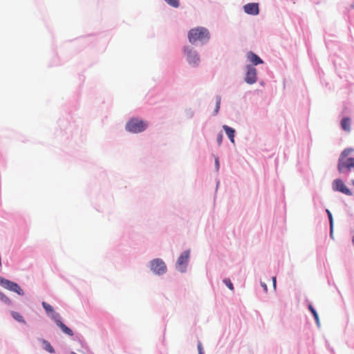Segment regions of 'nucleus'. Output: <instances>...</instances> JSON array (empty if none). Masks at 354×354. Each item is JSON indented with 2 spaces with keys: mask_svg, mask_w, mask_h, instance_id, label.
I'll list each match as a JSON object with an SVG mask.
<instances>
[{
  "mask_svg": "<svg viewBox=\"0 0 354 354\" xmlns=\"http://www.w3.org/2000/svg\"><path fill=\"white\" fill-rule=\"evenodd\" d=\"M188 39L192 44H194L196 41L205 43L209 39V32L208 30L204 27L194 28L189 31Z\"/></svg>",
  "mask_w": 354,
  "mask_h": 354,
  "instance_id": "obj_1",
  "label": "nucleus"
},
{
  "mask_svg": "<svg viewBox=\"0 0 354 354\" xmlns=\"http://www.w3.org/2000/svg\"><path fill=\"white\" fill-rule=\"evenodd\" d=\"M147 126V122L137 118H132L127 123L126 129L129 132L138 133L145 131Z\"/></svg>",
  "mask_w": 354,
  "mask_h": 354,
  "instance_id": "obj_2",
  "label": "nucleus"
},
{
  "mask_svg": "<svg viewBox=\"0 0 354 354\" xmlns=\"http://www.w3.org/2000/svg\"><path fill=\"white\" fill-rule=\"evenodd\" d=\"M352 169H354V158H339L337 170L341 174H348ZM354 185V180L353 181Z\"/></svg>",
  "mask_w": 354,
  "mask_h": 354,
  "instance_id": "obj_3",
  "label": "nucleus"
},
{
  "mask_svg": "<svg viewBox=\"0 0 354 354\" xmlns=\"http://www.w3.org/2000/svg\"><path fill=\"white\" fill-rule=\"evenodd\" d=\"M151 270L156 274H164L167 270L165 262L160 259H155L150 262Z\"/></svg>",
  "mask_w": 354,
  "mask_h": 354,
  "instance_id": "obj_4",
  "label": "nucleus"
},
{
  "mask_svg": "<svg viewBox=\"0 0 354 354\" xmlns=\"http://www.w3.org/2000/svg\"><path fill=\"white\" fill-rule=\"evenodd\" d=\"M189 259V250L183 252L178 257L176 262V269L182 272H185Z\"/></svg>",
  "mask_w": 354,
  "mask_h": 354,
  "instance_id": "obj_5",
  "label": "nucleus"
},
{
  "mask_svg": "<svg viewBox=\"0 0 354 354\" xmlns=\"http://www.w3.org/2000/svg\"><path fill=\"white\" fill-rule=\"evenodd\" d=\"M333 189L335 192H341L345 195H352L350 189L346 186L344 181L340 178L335 179L332 183Z\"/></svg>",
  "mask_w": 354,
  "mask_h": 354,
  "instance_id": "obj_6",
  "label": "nucleus"
},
{
  "mask_svg": "<svg viewBox=\"0 0 354 354\" xmlns=\"http://www.w3.org/2000/svg\"><path fill=\"white\" fill-rule=\"evenodd\" d=\"M257 69L250 66H247V73L245 77V81L249 84H254L257 80Z\"/></svg>",
  "mask_w": 354,
  "mask_h": 354,
  "instance_id": "obj_7",
  "label": "nucleus"
},
{
  "mask_svg": "<svg viewBox=\"0 0 354 354\" xmlns=\"http://www.w3.org/2000/svg\"><path fill=\"white\" fill-rule=\"evenodd\" d=\"M53 318L55 319L56 324L62 329V332L65 334L73 336V332L71 329H70L68 326H66L64 323H62L59 319V314L56 313L53 316Z\"/></svg>",
  "mask_w": 354,
  "mask_h": 354,
  "instance_id": "obj_8",
  "label": "nucleus"
},
{
  "mask_svg": "<svg viewBox=\"0 0 354 354\" xmlns=\"http://www.w3.org/2000/svg\"><path fill=\"white\" fill-rule=\"evenodd\" d=\"M244 11L245 13L252 15H257L259 12V4L255 3H250L244 6Z\"/></svg>",
  "mask_w": 354,
  "mask_h": 354,
  "instance_id": "obj_9",
  "label": "nucleus"
},
{
  "mask_svg": "<svg viewBox=\"0 0 354 354\" xmlns=\"http://www.w3.org/2000/svg\"><path fill=\"white\" fill-rule=\"evenodd\" d=\"M187 54V62L190 64H193L194 66H197L200 61V58H199V56L197 54V53L196 51H193L192 50H188Z\"/></svg>",
  "mask_w": 354,
  "mask_h": 354,
  "instance_id": "obj_10",
  "label": "nucleus"
},
{
  "mask_svg": "<svg viewBox=\"0 0 354 354\" xmlns=\"http://www.w3.org/2000/svg\"><path fill=\"white\" fill-rule=\"evenodd\" d=\"M247 59L248 60L252 63L254 65H258L260 64H263V60L256 54L252 52H248L247 53Z\"/></svg>",
  "mask_w": 354,
  "mask_h": 354,
  "instance_id": "obj_11",
  "label": "nucleus"
},
{
  "mask_svg": "<svg viewBox=\"0 0 354 354\" xmlns=\"http://www.w3.org/2000/svg\"><path fill=\"white\" fill-rule=\"evenodd\" d=\"M351 119L349 118H344L341 121L342 128L345 131L349 132L351 131Z\"/></svg>",
  "mask_w": 354,
  "mask_h": 354,
  "instance_id": "obj_12",
  "label": "nucleus"
},
{
  "mask_svg": "<svg viewBox=\"0 0 354 354\" xmlns=\"http://www.w3.org/2000/svg\"><path fill=\"white\" fill-rule=\"evenodd\" d=\"M14 283H15V282H13V281H9L3 277H0V285L9 290H10L12 289V284H14Z\"/></svg>",
  "mask_w": 354,
  "mask_h": 354,
  "instance_id": "obj_13",
  "label": "nucleus"
},
{
  "mask_svg": "<svg viewBox=\"0 0 354 354\" xmlns=\"http://www.w3.org/2000/svg\"><path fill=\"white\" fill-rule=\"evenodd\" d=\"M223 129L225 131V133H226L227 136H228V138H230V140H231V142H234V138L235 131L232 128H231L227 125H224Z\"/></svg>",
  "mask_w": 354,
  "mask_h": 354,
  "instance_id": "obj_14",
  "label": "nucleus"
},
{
  "mask_svg": "<svg viewBox=\"0 0 354 354\" xmlns=\"http://www.w3.org/2000/svg\"><path fill=\"white\" fill-rule=\"evenodd\" d=\"M11 315H12V317H13L16 321H17V322H19L24 323V324H25V323H26L25 320L24 319V318H23L22 315H21L20 313H17V312L12 311V312L11 313Z\"/></svg>",
  "mask_w": 354,
  "mask_h": 354,
  "instance_id": "obj_15",
  "label": "nucleus"
},
{
  "mask_svg": "<svg viewBox=\"0 0 354 354\" xmlns=\"http://www.w3.org/2000/svg\"><path fill=\"white\" fill-rule=\"evenodd\" d=\"M10 291L15 292L17 293L19 295H24V292L23 290L20 288V286L15 282L14 284H12V288L10 290Z\"/></svg>",
  "mask_w": 354,
  "mask_h": 354,
  "instance_id": "obj_16",
  "label": "nucleus"
},
{
  "mask_svg": "<svg viewBox=\"0 0 354 354\" xmlns=\"http://www.w3.org/2000/svg\"><path fill=\"white\" fill-rule=\"evenodd\" d=\"M42 343L44 345V348L46 351H47L48 352H49L50 353H55L54 348H53V346L50 345V344L48 341L44 339V340H42Z\"/></svg>",
  "mask_w": 354,
  "mask_h": 354,
  "instance_id": "obj_17",
  "label": "nucleus"
},
{
  "mask_svg": "<svg viewBox=\"0 0 354 354\" xmlns=\"http://www.w3.org/2000/svg\"><path fill=\"white\" fill-rule=\"evenodd\" d=\"M353 149L351 148L345 149L340 154L339 158H349L348 155L353 152Z\"/></svg>",
  "mask_w": 354,
  "mask_h": 354,
  "instance_id": "obj_18",
  "label": "nucleus"
},
{
  "mask_svg": "<svg viewBox=\"0 0 354 354\" xmlns=\"http://www.w3.org/2000/svg\"><path fill=\"white\" fill-rule=\"evenodd\" d=\"M326 213L328 214V219H329V221H330V235L332 236V234H333V216H332L331 212L328 209H326Z\"/></svg>",
  "mask_w": 354,
  "mask_h": 354,
  "instance_id": "obj_19",
  "label": "nucleus"
},
{
  "mask_svg": "<svg viewBox=\"0 0 354 354\" xmlns=\"http://www.w3.org/2000/svg\"><path fill=\"white\" fill-rule=\"evenodd\" d=\"M165 1L169 4V6L174 7V8H178L179 7V1L178 0H165Z\"/></svg>",
  "mask_w": 354,
  "mask_h": 354,
  "instance_id": "obj_20",
  "label": "nucleus"
},
{
  "mask_svg": "<svg viewBox=\"0 0 354 354\" xmlns=\"http://www.w3.org/2000/svg\"><path fill=\"white\" fill-rule=\"evenodd\" d=\"M42 306L47 313H53L54 311L53 308L46 302H42Z\"/></svg>",
  "mask_w": 354,
  "mask_h": 354,
  "instance_id": "obj_21",
  "label": "nucleus"
},
{
  "mask_svg": "<svg viewBox=\"0 0 354 354\" xmlns=\"http://www.w3.org/2000/svg\"><path fill=\"white\" fill-rule=\"evenodd\" d=\"M223 283L227 286V288L230 290H234L233 284H232V283L231 282V281L229 279H225L223 280Z\"/></svg>",
  "mask_w": 354,
  "mask_h": 354,
  "instance_id": "obj_22",
  "label": "nucleus"
},
{
  "mask_svg": "<svg viewBox=\"0 0 354 354\" xmlns=\"http://www.w3.org/2000/svg\"><path fill=\"white\" fill-rule=\"evenodd\" d=\"M0 300L7 304H11L10 299L5 295L0 299Z\"/></svg>",
  "mask_w": 354,
  "mask_h": 354,
  "instance_id": "obj_23",
  "label": "nucleus"
},
{
  "mask_svg": "<svg viewBox=\"0 0 354 354\" xmlns=\"http://www.w3.org/2000/svg\"><path fill=\"white\" fill-rule=\"evenodd\" d=\"M222 140H223V133L221 132H220L218 135H217V142L218 143L219 145H221L222 143Z\"/></svg>",
  "mask_w": 354,
  "mask_h": 354,
  "instance_id": "obj_24",
  "label": "nucleus"
},
{
  "mask_svg": "<svg viewBox=\"0 0 354 354\" xmlns=\"http://www.w3.org/2000/svg\"><path fill=\"white\" fill-rule=\"evenodd\" d=\"M312 314H313L317 324H319V316H318L317 311L313 312V313H312Z\"/></svg>",
  "mask_w": 354,
  "mask_h": 354,
  "instance_id": "obj_25",
  "label": "nucleus"
},
{
  "mask_svg": "<svg viewBox=\"0 0 354 354\" xmlns=\"http://www.w3.org/2000/svg\"><path fill=\"white\" fill-rule=\"evenodd\" d=\"M198 353L201 354V353H203V347H202V345L201 343H199L198 344Z\"/></svg>",
  "mask_w": 354,
  "mask_h": 354,
  "instance_id": "obj_26",
  "label": "nucleus"
},
{
  "mask_svg": "<svg viewBox=\"0 0 354 354\" xmlns=\"http://www.w3.org/2000/svg\"><path fill=\"white\" fill-rule=\"evenodd\" d=\"M215 166H216V169L218 170L219 168V160H218V158H215Z\"/></svg>",
  "mask_w": 354,
  "mask_h": 354,
  "instance_id": "obj_27",
  "label": "nucleus"
},
{
  "mask_svg": "<svg viewBox=\"0 0 354 354\" xmlns=\"http://www.w3.org/2000/svg\"><path fill=\"white\" fill-rule=\"evenodd\" d=\"M272 281L273 288L275 290L276 289V277H273L272 278Z\"/></svg>",
  "mask_w": 354,
  "mask_h": 354,
  "instance_id": "obj_28",
  "label": "nucleus"
},
{
  "mask_svg": "<svg viewBox=\"0 0 354 354\" xmlns=\"http://www.w3.org/2000/svg\"><path fill=\"white\" fill-rule=\"evenodd\" d=\"M220 102H221V100L218 99L216 102V111L218 112V109H219V107H220Z\"/></svg>",
  "mask_w": 354,
  "mask_h": 354,
  "instance_id": "obj_29",
  "label": "nucleus"
},
{
  "mask_svg": "<svg viewBox=\"0 0 354 354\" xmlns=\"http://www.w3.org/2000/svg\"><path fill=\"white\" fill-rule=\"evenodd\" d=\"M261 286L263 287L264 291L266 292L268 291L267 286L264 282H261Z\"/></svg>",
  "mask_w": 354,
  "mask_h": 354,
  "instance_id": "obj_30",
  "label": "nucleus"
},
{
  "mask_svg": "<svg viewBox=\"0 0 354 354\" xmlns=\"http://www.w3.org/2000/svg\"><path fill=\"white\" fill-rule=\"evenodd\" d=\"M308 309L310 311L313 313V312L316 311L315 309L313 307L311 304L308 305Z\"/></svg>",
  "mask_w": 354,
  "mask_h": 354,
  "instance_id": "obj_31",
  "label": "nucleus"
},
{
  "mask_svg": "<svg viewBox=\"0 0 354 354\" xmlns=\"http://www.w3.org/2000/svg\"><path fill=\"white\" fill-rule=\"evenodd\" d=\"M308 309L310 311L313 313V312L316 311L315 309L313 307L311 304L308 305Z\"/></svg>",
  "mask_w": 354,
  "mask_h": 354,
  "instance_id": "obj_32",
  "label": "nucleus"
},
{
  "mask_svg": "<svg viewBox=\"0 0 354 354\" xmlns=\"http://www.w3.org/2000/svg\"><path fill=\"white\" fill-rule=\"evenodd\" d=\"M3 295H4V294H3V293H2V292H1V294H0V299H1Z\"/></svg>",
  "mask_w": 354,
  "mask_h": 354,
  "instance_id": "obj_33",
  "label": "nucleus"
},
{
  "mask_svg": "<svg viewBox=\"0 0 354 354\" xmlns=\"http://www.w3.org/2000/svg\"><path fill=\"white\" fill-rule=\"evenodd\" d=\"M72 354H77V353H75L73 352V353H72Z\"/></svg>",
  "mask_w": 354,
  "mask_h": 354,
  "instance_id": "obj_34",
  "label": "nucleus"
},
{
  "mask_svg": "<svg viewBox=\"0 0 354 354\" xmlns=\"http://www.w3.org/2000/svg\"><path fill=\"white\" fill-rule=\"evenodd\" d=\"M201 354H204V353H201Z\"/></svg>",
  "mask_w": 354,
  "mask_h": 354,
  "instance_id": "obj_35",
  "label": "nucleus"
}]
</instances>
